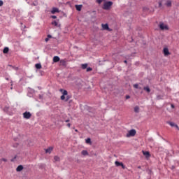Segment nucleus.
<instances>
[{
	"instance_id": "nucleus-8",
	"label": "nucleus",
	"mask_w": 179,
	"mask_h": 179,
	"mask_svg": "<svg viewBox=\"0 0 179 179\" xmlns=\"http://www.w3.org/2000/svg\"><path fill=\"white\" fill-rule=\"evenodd\" d=\"M166 124H169L171 127H175V128H177V129L179 130L178 125L176 124L174 122H166Z\"/></svg>"
},
{
	"instance_id": "nucleus-10",
	"label": "nucleus",
	"mask_w": 179,
	"mask_h": 179,
	"mask_svg": "<svg viewBox=\"0 0 179 179\" xmlns=\"http://www.w3.org/2000/svg\"><path fill=\"white\" fill-rule=\"evenodd\" d=\"M45 153H49V155L54 150V147H49L48 148L45 149Z\"/></svg>"
},
{
	"instance_id": "nucleus-42",
	"label": "nucleus",
	"mask_w": 179,
	"mask_h": 179,
	"mask_svg": "<svg viewBox=\"0 0 179 179\" xmlns=\"http://www.w3.org/2000/svg\"><path fill=\"white\" fill-rule=\"evenodd\" d=\"M0 164H2V159H0Z\"/></svg>"
},
{
	"instance_id": "nucleus-22",
	"label": "nucleus",
	"mask_w": 179,
	"mask_h": 179,
	"mask_svg": "<svg viewBox=\"0 0 179 179\" xmlns=\"http://www.w3.org/2000/svg\"><path fill=\"white\" fill-rule=\"evenodd\" d=\"M35 68H36V69H41V64H36Z\"/></svg>"
},
{
	"instance_id": "nucleus-38",
	"label": "nucleus",
	"mask_w": 179,
	"mask_h": 179,
	"mask_svg": "<svg viewBox=\"0 0 179 179\" xmlns=\"http://www.w3.org/2000/svg\"><path fill=\"white\" fill-rule=\"evenodd\" d=\"M67 127H68L69 128H71V124H70V123H68V124H67Z\"/></svg>"
},
{
	"instance_id": "nucleus-18",
	"label": "nucleus",
	"mask_w": 179,
	"mask_h": 179,
	"mask_svg": "<svg viewBox=\"0 0 179 179\" xmlns=\"http://www.w3.org/2000/svg\"><path fill=\"white\" fill-rule=\"evenodd\" d=\"M81 155H83V156H88L89 155V152H87V150H83L81 152Z\"/></svg>"
},
{
	"instance_id": "nucleus-19",
	"label": "nucleus",
	"mask_w": 179,
	"mask_h": 179,
	"mask_svg": "<svg viewBox=\"0 0 179 179\" xmlns=\"http://www.w3.org/2000/svg\"><path fill=\"white\" fill-rule=\"evenodd\" d=\"M52 24L53 25V26H56V27H59V24H58V22H57V21H53V22H52Z\"/></svg>"
},
{
	"instance_id": "nucleus-15",
	"label": "nucleus",
	"mask_w": 179,
	"mask_h": 179,
	"mask_svg": "<svg viewBox=\"0 0 179 179\" xmlns=\"http://www.w3.org/2000/svg\"><path fill=\"white\" fill-rule=\"evenodd\" d=\"M76 9L78 12H80L82 10V5H76Z\"/></svg>"
},
{
	"instance_id": "nucleus-41",
	"label": "nucleus",
	"mask_w": 179,
	"mask_h": 179,
	"mask_svg": "<svg viewBox=\"0 0 179 179\" xmlns=\"http://www.w3.org/2000/svg\"><path fill=\"white\" fill-rule=\"evenodd\" d=\"M69 121H70L69 120H66L65 122H69Z\"/></svg>"
},
{
	"instance_id": "nucleus-21",
	"label": "nucleus",
	"mask_w": 179,
	"mask_h": 179,
	"mask_svg": "<svg viewBox=\"0 0 179 179\" xmlns=\"http://www.w3.org/2000/svg\"><path fill=\"white\" fill-rule=\"evenodd\" d=\"M144 90L147 92V93H150V88L148 86L144 87Z\"/></svg>"
},
{
	"instance_id": "nucleus-4",
	"label": "nucleus",
	"mask_w": 179,
	"mask_h": 179,
	"mask_svg": "<svg viewBox=\"0 0 179 179\" xmlns=\"http://www.w3.org/2000/svg\"><path fill=\"white\" fill-rule=\"evenodd\" d=\"M135 135H136V130L131 129L128 131L126 136L127 138H131V136H135Z\"/></svg>"
},
{
	"instance_id": "nucleus-37",
	"label": "nucleus",
	"mask_w": 179,
	"mask_h": 179,
	"mask_svg": "<svg viewBox=\"0 0 179 179\" xmlns=\"http://www.w3.org/2000/svg\"><path fill=\"white\" fill-rule=\"evenodd\" d=\"M98 3H101L102 1L101 0H97Z\"/></svg>"
},
{
	"instance_id": "nucleus-16",
	"label": "nucleus",
	"mask_w": 179,
	"mask_h": 179,
	"mask_svg": "<svg viewBox=\"0 0 179 179\" xmlns=\"http://www.w3.org/2000/svg\"><path fill=\"white\" fill-rule=\"evenodd\" d=\"M53 62H59V57L58 56H55L53 57Z\"/></svg>"
},
{
	"instance_id": "nucleus-12",
	"label": "nucleus",
	"mask_w": 179,
	"mask_h": 179,
	"mask_svg": "<svg viewBox=\"0 0 179 179\" xmlns=\"http://www.w3.org/2000/svg\"><path fill=\"white\" fill-rule=\"evenodd\" d=\"M102 29L103 30H108L109 27H108V24H102Z\"/></svg>"
},
{
	"instance_id": "nucleus-30",
	"label": "nucleus",
	"mask_w": 179,
	"mask_h": 179,
	"mask_svg": "<svg viewBox=\"0 0 179 179\" xmlns=\"http://www.w3.org/2000/svg\"><path fill=\"white\" fill-rule=\"evenodd\" d=\"M1 162H8V159H6V158H2V159H1Z\"/></svg>"
},
{
	"instance_id": "nucleus-20",
	"label": "nucleus",
	"mask_w": 179,
	"mask_h": 179,
	"mask_svg": "<svg viewBox=\"0 0 179 179\" xmlns=\"http://www.w3.org/2000/svg\"><path fill=\"white\" fill-rule=\"evenodd\" d=\"M3 54H8L9 52V48H5L3 50Z\"/></svg>"
},
{
	"instance_id": "nucleus-44",
	"label": "nucleus",
	"mask_w": 179,
	"mask_h": 179,
	"mask_svg": "<svg viewBox=\"0 0 179 179\" xmlns=\"http://www.w3.org/2000/svg\"><path fill=\"white\" fill-rule=\"evenodd\" d=\"M75 131H76V132H78V129H76Z\"/></svg>"
},
{
	"instance_id": "nucleus-29",
	"label": "nucleus",
	"mask_w": 179,
	"mask_h": 179,
	"mask_svg": "<svg viewBox=\"0 0 179 179\" xmlns=\"http://www.w3.org/2000/svg\"><path fill=\"white\" fill-rule=\"evenodd\" d=\"M134 87L135 89H138V87H139V85H138V84H134Z\"/></svg>"
},
{
	"instance_id": "nucleus-2",
	"label": "nucleus",
	"mask_w": 179,
	"mask_h": 179,
	"mask_svg": "<svg viewBox=\"0 0 179 179\" xmlns=\"http://www.w3.org/2000/svg\"><path fill=\"white\" fill-rule=\"evenodd\" d=\"M111 6H113V2L112 1H106L103 3L102 8L104 9V10H109V9H110Z\"/></svg>"
},
{
	"instance_id": "nucleus-26",
	"label": "nucleus",
	"mask_w": 179,
	"mask_h": 179,
	"mask_svg": "<svg viewBox=\"0 0 179 179\" xmlns=\"http://www.w3.org/2000/svg\"><path fill=\"white\" fill-rule=\"evenodd\" d=\"M134 111L135 113H139V106H135Z\"/></svg>"
},
{
	"instance_id": "nucleus-7",
	"label": "nucleus",
	"mask_w": 179,
	"mask_h": 179,
	"mask_svg": "<svg viewBox=\"0 0 179 179\" xmlns=\"http://www.w3.org/2000/svg\"><path fill=\"white\" fill-rule=\"evenodd\" d=\"M163 52H164V55L165 57L170 55V52L169 51V48H164Z\"/></svg>"
},
{
	"instance_id": "nucleus-34",
	"label": "nucleus",
	"mask_w": 179,
	"mask_h": 179,
	"mask_svg": "<svg viewBox=\"0 0 179 179\" xmlns=\"http://www.w3.org/2000/svg\"><path fill=\"white\" fill-rule=\"evenodd\" d=\"M52 19H57V17L55 15H52Z\"/></svg>"
},
{
	"instance_id": "nucleus-1",
	"label": "nucleus",
	"mask_w": 179,
	"mask_h": 179,
	"mask_svg": "<svg viewBox=\"0 0 179 179\" xmlns=\"http://www.w3.org/2000/svg\"><path fill=\"white\" fill-rule=\"evenodd\" d=\"M59 92L62 94V95L60 96L61 100H65V101H68L71 97L68 96V91L64 90V89H60Z\"/></svg>"
},
{
	"instance_id": "nucleus-27",
	"label": "nucleus",
	"mask_w": 179,
	"mask_h": 179,
	"mask_svg": "<svg viewBox=\"0 0 179 179\" xmlns=\"http://www.w3.org/2000/svg\"><path fill=\"white\" fill-rule=\"evenodd\" d=\"M92 71H93V69H92L91 67L87 68V72H90Z\"/></svg>"
},
{
	"instance_id": "nucleus-40",
	"label": "nucleus",
	"mask_w": 179,
	"mask_h": 179,
	"mask_svg": "<svg viewBox=\"0 0 179 179\" xmlns=\"http://www.w3.org/2000/svg\"><path fill=\"white\" fill-rule=\"evenodd\" d=\"M171 108H174L175 106H174L173 104H171Z\"/></svg>"
},
{
	"instance_id": "nucleus-11",
	"label": "nucleus",
	"mask_w": 179,
	"mask_h": 179,
	"mask_svg": "<svg viewBox=\"0 0 179 179\" xmlns=\"http://www.w3.org/2000/svg\"><path fill=\"white\" fill-rule=\"evenodd\" d=\"M143 154L147 158L150 157V152L149 151H143Z\"/></svg>"
},
{
	"instance_id": "nucleus-17",
	"label": "nucleus",
	"mask_w": 179,
	"mask_h": 179,
	"mask_svg": "<svg viewBox=\"0 0 179 179\" xmlns=\"http://www.w3.org/2000/svg\"><path fill=\"white\" fill-rule=\"evenodd\" d=\"M165 5H166L168 8H171V1H170V0L166 1V3H165Z\"/></svg>"
},
{
	"instance_id": "nucleus-3",
	"label": "nucleus",
	"mask_w": 179,
	"mask_h": 179,
	"mask_svg": "<svg viewBox=\"0 0 179 179\" xmlns=\"http://www.w3.org/2000/svg\"><path fill=\"white\" fill-rule=\"evenodd\" d=\"M159 27L160 29V30H169V25H167V24H165L163 22H160L159 24Z\"/></svg>"
},
{
	"instance_id": "nucleus-39",
	"label": "nucleus",
	"mask_w": 179,
	"mask_h": 179,
	"mask_svg": "<svg viewBox=\"0 0 179 179\" xmlns=\"http://www.w3.org/2000/svg\"><path fill=\"white\" fill-rule=\"evenodd\" d=\"M48 40H50L48 38H46L45 39V41H46V43H47V41H48Z\"/></svg>"
},
{
	"instance_id": "nucleus-46",
	"label": "nucleus",
	"mask_w": 179,
	"mask_h": 179,
	"mask_svg": "<svg viewBox=\"0 0 179 179\" xmlns=\"http://www.w3.org/2000/svg\"><path fill=\"white\" fill-rule=\"evenodd\" d=\"M6 80H9V79H8V78H6Z\"/></svg>"
},
{
	"instance_id": "nucleus-28",
	"label": "nucleus",
	"mask_w": 179,
	"mask_h": 179,
	"mask_svg": "<svg viewBox=\"0 0 179 179\" xmlns=\"http://www.w3.org/2000/svg\"><path fill=\"white\" fill-rule=\"evenodd\" d=\"M17 158V156H15L12 159L11 162H15L16 159Z\"/></svg>"
},
{
	"instance_id": "nucleus-24",
	"label": "nucleus",
	"mask_w": 179,
	"mask_h": 179,
	"mask_svg": "<svg viewBox=\"0 0 179 179\" xmlns=\"http://www.w3.org/2000/svg\"><path fill=\"white\" fill-rule=\"evenodd\" d=\"M85 143H92V140L90 139V138H88L85 140Z\"/></svg>"
},
{
	"instance_id": "nucleus-32",
	"label": "nucleus",
	"mask_w": 179,
	"mask_h": 179,
	"mask_svg": "<svg viewBox=\"0 0 179 179\" xmlns=\"http://www.w3.org/2000/svg\"><path fill=\"white\" fill-rule=\"evenodd\" d=\"M2 5H3V1H2V0H0V6H2Z\"/></svg>"
},
{
	"instance_id": "nucleus-6",
	"label": "nucleus",
	"mask_w": 179,
	"mask_h": 179,
	"mask_svg": "<svg viewBox=\"0 0 179 179\" xmlns=\"http://www.w3.org/2000/svg\"><path fill=\"white\" fill-rule=\"evenodd\" d=\"M115 164L117 167H120V166H121V167L123 169H125V165H124V164L122 162H120L118 161H116L115 162Z\"/></svg>"
},
{
	"instance_id": "nucleus-33",
	"label": "nucleus",
	"mask_w": 179,
	"mask_h": 179,
	"mask_svg": "<svg viewBox=\"0 0 179 179\" xmlns=\"http://www.w3.org/2000/svg\"><path fill=\"white\" fill-rule=\"evenodd\" d=\"M126 99H127V100H128V99H131V96L129 95H127Z\"/></svg>"
},
{
	"instance_id": "nucleus-5",
	"label": "nucleus",
	"mask_w": 179,
	"mask_h": 179,
	"mask_svg": "<svg viewBox=\"0 0 179 179\" xmlns=\"http://www.w3.org/2000/svg\"><path fill=\"white\" fill-rule=\"evenodd\" d=\"M23 117L25 118V120H29V118H31V113H30V112L26 111L23 113Z\"/></svg>"
},
{
	"instance_id": "nucleus-35",
	"label": "nucleus",
	"mask_w": 179,
	"mask_h": 179,
	"mask_svg": "<svg viewBox=\"0 0 179 179\" xmlns=\"http://www.w3.org/2000/svg\"><path fill=\"white\" fill-rule=\"evenodd\" d=\"M52 38V36H51V35H48V38Z\"/></svg>"
},
{
	"instance_id": "nucleus-36",
	"label": "nucleus",
	"mask_w": 179,
	"mask_h": 179,
	"mask_svg": "<svg viewBox=\"0 0 179 179\" xmlns=\"http://www.w3.org/2000/svg\"><path fill=\"white\" fill-rule=\"evenodd\" d=\"M60 62L61 64H65V60H61Z\"/></svg>"
},
{
	"instance_id": "nucleus-45",
	"label": "nucleus",
	"mask_w": 179,
	"mask_h": 179,
	"mask_svg": "<svg viewBox=\"0 0 179 179\" xmlns=\"http://www.w3.org/2000/svg\"><path fill=\"white\" fill-rule=\"evenodd\" d=\"M138 169H141V166H138Z\"/></svg>"
},
{
	"instance_id": "nucleus-43",
	"label": "nucleus",
	"mask_w": 179,
	"mask_h": 179,
	"mask_svg": "<svg viewBox=\"0 0 179 179\" xmlns=\"http://www.w3.org/2000/svg\"><path fill=\"white\" fill-rule=\"evenodd\" d=\"M124 64H127V60H124Z\"/></svg>"
},
{
	"instance_id": "nucleus-31",
	"label": "nucleus",
	"mask_w": 179,
	"mask_h": 179,
	"mask_svg": "<svg viewBox=\"0 0 179 179\" xmlns=\"http://www.w3.org/2000/svg\"><path fill=\"white\" fill-rule=\"evenodd\" d=\"M162 1H159V8H162Z\"/></svg>"
},
{
	"instance_id": "nucleus-25",
	"label": "nucleus",
	"mask_w": 179,
	"mask_h": 179,
	"mask_svg": "<svg viewBox=\"0 0 179 179\" xmlns=\"http://www.w3.org/2000/svg\"><path fill=\"white\" fill-rule=\"evenodd\" d=\"M54 160H55V162H59V160H60L59 157L55 156Z\"/></svg>"
},
{
	"instance_id": "nucleus-13",
	"label": "nucleus",
	"mask_w": 179,
	"mask_h": 179,
	"mask_svg": "<svg viewBox=\"0 0 179 179\" xmlns=\"http://www.w3.org/2000/svg\"><path fill=\"white\" fill-rule=\"evenodd\" d=\"M164 99V93L157 96V100H163Z\"/></svg>"
},
{
	"instance_id": "nucleus-23",
	"label": "nucleus",
	"mask_w": 179,
	"mask_h": 179,
	"mask_svg": "<svg viewBox=\"0 0 179 179\" xmlns=\"http://www.w3.org/2000/svg\"><path fill=\"white\" fill-rule=\"evenodd\" d=\"M82 69H86L87 68V64H83L81 65Z\"/></svg>"
},
{
	"instance_id": "nucleus-14",
	"label": "nucleus",
	"mask_w": 179,
	"mask_h": 179,
	"mask_svg": "<svg viewBox=\"0 0 179 179\" xmlns=\"http://www.w3.org/2000/svg\"><path fill=\"white\" fill-rule=\"evenodd\" d=\"M22 170H23V165H19L16 169V171L17 172L22 171Z\"/></svg>"
},
{
	"instance_id": "nucleus-9",
	"label": "nucleus",
	"mask_w": 179,
	"mask_h": 179,
	"mask_svg": "<svg viewBox=\"0 0 179 179\" xmlns=\"http://www.w3.org/2000/svg\"><path fill=\"white\" fill-rule=\"evenodd\" d=\"M51 13L52 15H55V13H59V9H58L57 8H52V10H51Z\"/></svg>"
}]
</instances>
